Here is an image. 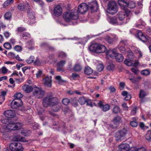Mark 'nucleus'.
<instances>
[{
    "mask_svg": "<svg viewBox=\"0 0 151 151\" xmlns=\"http://www.w3.org/2000/svg\"><path fill=\"white\" fill-rule=\"evenodd\" d=\"M79 17L77 11L74 9L70 11L65 12L63 14V18L67 22H69L72 20H77Z\"/></svg>",
    "mask_w": 151,
    "mask_h": 151,
    "instance_id": "1",
    "label": "nucleus"
},
{
    "mask_svg": "<svg viewBox=\"0 0 151 151\" xmlns=\"http://www.w3.org/2000/svg\"><path fill=\"white\" fill-rule=\"evenodd\" d=\"M89 49L90 51L98 53L104 52L106 50V47L104 45L98 43L91 45Z\"/></svg>",
    "mask_w": 151,
    "mask_h": 151,
    "instance_id": "2",
    "label": "nucleus"
},
{
    "mask_svg": "<svg viewBox=\"0 0 151 151\" xmlns=\"http://www.w3.org/2000/svg\"><path fill=\"white\" fill-rule=\"evenodd\" d=\"M58 100V99L52 95H48L44 99L42 102L43 106L45 107L51 106L55 104Z\"/></svg>",
    "mask_w": 151,
    "mask_h": 151,
    "instance_id": "3",
    "label": "nucleus"
},
{
    "mask_svg": "<svg viewBox=\"0 0 151 151\" xmlns=\"http://www.w3.org/2000/svg\"><path fill=\"white\" fill-rule=\"evenodd\" d=\"M124 12H121L117 14L118 18L119 20L122 21L124 20L125 17L126 18V20L128 22L129 21L132 14L130 11L127 9H123Z\"/></svg>",
    "mask_w": 151,
    "mask_h": 151,
    "instance_id": "4",
    "label": "nucleus"
},
{
    "mask_svg": "<svg viewBox=\"0 0 151 151\" xmlns=\"http://www.w3.org/2000/svg\"><path fill=\"white\" fill-rule=\"evenodd\" d=\"M118 3L122 9H127V7L130 9L133 8L135 6V3L131 1L127 2L124 0H119Z\"/></svg>",
    "mask_w": 151,
    "mask_h": 151,
    "instance_id": "5",
    "label": "nucleus"
},
{
    "mask_svg": "<svg viewBox=\"0 0 151 151\" xmlns=\"http://www.w3.org/2000/svg\"><path fill=\"white\" fill-rule=\"evenodd\" d=\"M127 130L125 128L116 132L115 135L116 140L122 141L125 139Z\"/></svg>",
    "mask_w": 151,
    "mask_h": 151,
    "instance_id": "6",
    "label": "nucleus"
},
{
    "mask_svg": "<svg viewBox=\"0 0 151 151\" xmlns=\"http://www.w3.org/2000/svg\"><path fill=\"white\" fill-rule=\"evenodd\" d=\"M118 10L117 5L114 1H110L108 4L107 12L109 14H114Z\"/></svg>",
    "mask_w": 151,
    "mask_h": 151,
    "instance_id": "7",
    "label": "nucleus"
},
{
    "mask_svg": "<svg viewBox=\"0 0 151 151\" xmlns=\"http://www.w3.org/2000/svg\"><path fill=\"white\" fill-rule=\"evenodd\" d=\"M33 90V96L38 99L42 98L45 94V91L42 88L35 87Z\"/></svg>",
    "mask_w": 151,
    "mask_h": 151,
    "instance_id": "8",
    "label": "nucleus"
},
{
    "mask_svg": "<svg viewBox=\"0 0 151 151\" xmlns=\"http://www.w3.org/2000/svg\"><path fill=\"white\" fill-rule=\"evenodd\" d=\"M9 148L12 151H22V145L19 143L13 142L9 145Z\"/></svg>",
    "mask_w": 151,
    "mask_h": 151,
    "instance_id": "9",
    "label": "nucleus"
},
{
    "mask_svg": "<svg viewBox=\"0 0 151 151\" xmlns=\"http://www.w3.org/2000/svg\"><path fill=\"white\" fill-rule=\"evenodd\" d=\"M22 101L21 99H14L12 101L11 103V108L17 109L22 105Z\"/></svg>",
    "mask_w": 151,
    "mask_h": 151,
    "instance_id": "10",
    "label": "nucleus"
},
{
    "mask_svg": "<svg viewBox=\"0 0 151 151\" xmlns=\"http://www.w3.org/2000/svg\"><path fill=\"white\" fill-rule=\"evenodd\" d=\"M88 7V9H90L92 12L96 11L98 8L97 1L93 0L89 3Z\"/></svg>",
    "mask_w": 151,
    "mask_h": 151,
    "instance_id": "11",
    "label": "nucleus"
},
{
    "mask_svg": "<svg viewBox=\"0 0 151 151\" xmlns=\"http://www.w3.org/2000/svg\"><path fill=\"white\" fill-rule=\"evenodd\" d=\"M78 13L83 14L87 12L88 8V5L85 3L80 4L78 7Z\"/></svg>",
    "mask_w": 151,
    "mask_h": 151,
    "instance_id": "12",
    "label": "nucleus"
},
{
    "mask_svg": "<svg viewBox=\"0 0 151 151\" xmlns=\"http://www.w3.org/2000/svg\"><path fill=\"white\" fill-rule=\"evenodd\" d=\"M62 8L60 5L56 6L53 9L54 15L57 17H58L62 15Z\"/></svg>",
    "mask_w": 151,
    "mask_h": 151,
    "instance_id": "13",
    "label": "nucleus"
},
{
    "mask_svg": "<svg viewBox=\"0 0 151 151\" xmlns=\"http://www.w3.org/2000/svg\"><path fill=\"white\" fill-rule=\"evenodd\" d=\"M27 14L29 17L30 19H32V23H31L30 21H29V24L31 25L33 24L35 22V13L34 12L32 11V10L30 8H28L27 11Z\"/></svg>",
    "mask_w": 151,
    "mask_h": 151,
    "instance_id": "14",
    "label": "nucleus"
},
{
    "mask_svg": "<svg viewBox=\"0 0 151 151\" xmlns=\"http://www.w3.org/2000/svg\"><path fill=\"white\" fill-rule=\"evenodd\" d=\"M136 37L143 42H145L148 40V37L144 35L142 32H140L136 35Z\"/></svg>",
    "mask_w": 151,
    "mask_h": 151,
    "instance_id": "15",
    "label": "nucleus"
},
{
    "mask_svg": "<svg viewBox=\"0 0 151 151\" xmlns=\"http://www.w3.org/2000/svg\"><path fill=\"white\" fill-rule=\"evenodd\" d=\"M5 116L9 118L14 117L15 116V113L13 110H7L4 112Z\"/></svg>",
    "mask_w": 151,
    "mask_h": 151,
    "instance_id": "16",
    "label": "nucleus"
},
{
    "mask_svg": "<svg viewBox=\"0 0 151 151\" xmlns=\"http://www.w3.org/2000/svg\"><path fill=\"white\" fill-rule=\"evenodd\" d=\"M98 104L100 107L102 108L104 111H107L110 109V106L109 104H106L104 105L101 101H99L98 102Z\"/></svg>",
    "mask_w": 151,
    "mask_h": 151,
    "instance_id": "17",
    "label": "nucleus"
},
{
    "mask_svg": "<svg viewBox=\"0 0 151 151\" xmlns=\"http://www.w3.org/2000/svg\"><path fill=\"white\" fill-rule=\"evenodd\" d=\"M66 63V61L65 60H61L58 62L57 63V66H58L57 68V71H64V70L63 69V68Z\"/></svg>",
    "mask_w": 151,
    "mask_h": 151,
    "instance_id": "18",
    "label": "nucleus"
},
{
    "mask_svg": "<svg viewBox=\"0 0 151 151\" xmlns=\"http://www.w3.org/2000/svg\"><path fill=\"white\" fill-rule=\"evenodd\" d=\"M44 85L46 87H50L51 86V77L48 76L46 77L44 79Z\"/></svg>",
    "mask_w": 151,
    "mask_h": 151,
    "instance_id": "19",
    "label": "nucleus"
},
{
    "mask_svg": "<svg viewBox=\"0 0 151 151\" xmlns=\"http://www.w3.org/2000/svg\"><path fill=\"white\" fill-rule=\"evenodd\" d=\"M129 145L127 144H122L119 145V151H129L132 150V149L129 150Z\"/></svg>",
    "mask_w": 151,
    "mask_h": 151,
    "instance_id": "20",
    "label": "nucleus"
},
{
    "mask_svg": "<svg viewBox=\"0 0 151 151\" xmlns=\"http://www.w3.org/2000/svg\"><path fill=\"white\" fill-rule=\"evenodd\" d=\"M117 53L116 51L114 50H110L106 52L107 56L111 58H115Z\"/></svg>",
    "mask_w": 151,
    "mask_h": 151,
    "instance_id": "21",
    "label": "nucleus"
},
{
    "mask_svg": "<svg viewBox=\"0 0 151 151\" xmlns=\"http://www.w3.org/2000/svg\"><path fill=\"white\" fill-rule=\"evenodd\" d=\"M22 88L23 91L27 93L30 92L33 90L32 86L27 85H23L22 87Z\"/></svg>",
    "mask_w": 151,
    "mask_h": 151,
    "instance_id": "22",
    "label": "nucleus"
},
{
    "mask_svg": "<svg viewBox=\"0 0 151 151\" xmlns=\"http://www.w3.org/2000/svg\"><path fill=\"white\" fill-rule=\"evenodd\" d=\"M105 39L107 42L111 44L116 40V38L115 36H109L107 35L105 37Z\"/></svg>",
    "mask_w": 151,
    "mask_h": 151,
    "instance_id": "23",
    "label": "nucleus"
},
{
    "mask_svg": "<svg viewBox=\"0 0 151 151\" xmlns=\"http://www.w3.org/2000/svg\"><path fill=\"white\" fill-rule=\"evenodd\" d=\"M51 107H52V109L54 111H58L60 107V104L58 103V100L56 101V103L52 105Z\"/></svg>",
    "mask_w": 151,
    "mask_h": 151,
    "instance_id": "24",
    "label": "nucleus"
},
{
    "mask_svg": "<svg viewBox=\"0 0 151 151\" xmlns=\"http://www.w3.org/2000/svg\"><path fill=\"white\" fill-rule=\"evenodd\" d=\"M122 122V120L121 117L119 116L114 117L112 120L114 124L116 125L117 126Z\"/></svg>",
    "mask_w": 151,
    "mask_h": 151,
    "instance_id": "25",
    "label": "nucleus"
},
{
    "mask_svg": "<svg viewBox=\"0 0 151 151\" xmlns=\"http://www.w3.org/2000/svg\"><path fill=\"white\" fill-rule=\"evenodd\" d=\"M82 69V67L79 64H77L75 65L73 67L74 70L76 72L81 71Z\"/></svg>",
    "mask_w": 151,
    "mask_h": 151,
    "instance_id": "26",
    "label": "nucleus"
},
{
    "mask_svg": "<svg viewBox=\"0 0 151 151\" xmlns=\"http://www.w3.org/2000/svg\"><path fill=\"white\" fill-rule=\"evenodd\" d=\"M146 96V93L145 91L143 90H141L140 91L139 94V97L140 98V101L142 102H144L143 101L144 97Z\"/></svg>",
    "mask_w": 151,
    "mask_h": 151,
    "instance_id": "27",
    "label": "nucleus"
},
{
    "mask_svg": "<svg viewBox=\"0 0 151 151\" xmlns=\"http://www.w3.org/2000/svg\"><path fill=\"white\" fill-rule=\"evenodd\" d=\"M115 58L116 61L119 62H122L124 58L122 54L117 53Z\"/></svg>",
    "mask_w": 151,
    "mask_h": 151,
    "instance_id": "28",
    "label": "nucleus"
},
{
    "mask_svg": "<svg viewBox=\"0 0 151 151\" xmlns=\"http://www.w3.org/2000/svg\"><path fill=\"white\" fill-rule=\"evenodd\" d=\"M15 138L16 139V141H17L22 142H27V141L26 140L25 138L23 137L20 135H17L15 137Z\"/></svg>",
    "mask_w": 151,
    "mask_h": 151,
    "instance_id": "29",
    "label": "nucleus"
},
{
    "mask_svg": "<svg viewBox=\"0 0 151 151\" xmlns=\"http://www.w3.org/2000/svg\"><path fill=\"white\" fill-rule=\"evenodd\" d=\"M93 72V70L89 67L88 66L85 68L84 73L88 75L91 74Z\"/></svg>",
    "mask_w": 151,
    "mask_h": 151,
    "instance_id": "30",
    "label": "nucleus"
},
{
    "mask_svg": "<svg viewBox=\"0 0 151 151\" xmlns=\"http://www.w3.org/2000/svg\"><path fill=\"white\" fill-rule=\"evenodd\" d=\"M120 109L119 107L117 106H115L112 110V112L114 114H117L120 112Z\"/></svg>",
    "mask_w": 151,
    "mask_h": 151,
    "instance_id": "31",
    "label": "nucleus"
},
{
    "mask_svg": "<svg viewBox=\"0 0 151 151\" xmlns=\"http://www.w3.org/2000/svg\"><path fill=\"white\" fill-rule=\"evenodd\" d=\"M14 123H11L8 124L6 127L9 131L14 130Z\"/></svg>",
    "mask_w": 151,
    "mask_h": 151,
    "instance_id": "32",
    "label": "nucleus"
},
{
    "mask_svg": "<svg viewBox=\"0 0 151 151\" xmlns=\"http://www.w3.org/2000/svg\"><path fill=\"white\" fill-rule=\"evenodd\" d=\"M109 22L111 24H118V23L117 21V19L116 17H110L109 18Z\"/></svg>",
    "mask_w": 151,
    "mask_h": 151,
    "instance_id": "33",
    "label": "nucleus"
},
{
    "mask_svg": "<svg viewBox=\"0 0 151 151\" xmlns=\"http://www.w3.org/2000/svg\"><path fill=\"white\" fill-rule=\"evenodd\" d=\"M4 17L6 20H9L12 17V14L10 12H7L4 14Z\"/></svg>",
    "mask_w": 151,
    "mask_h": 151,
    "instance_id": "34",
    "label": "nucleus"
},
{
    "mask_svg": "<svg viewBox=\"0 0 151 151\" xmlns=\"http://www.w3.org/2000/svg\"><path fill=\"white\" fill-rule=\"evenodd\" d=\"M22 37L23 39L26 40L30 37V35L27 32H23L22 33Z\"/></svg>",
    "mask_w": 151,
    "mask_h": 151,
    "instance_id": "35",
    "label": "nucleus"
},
{
    "mask_svg": "<svg viewBox=\"0 0 151 151\" xmlns=\"http://www.w3.org/2000/svg\"><path fill=\"white\" fill-rule=\"evenodd\" d=\"M31 133L30 130H22L21 131L22 134L24 136H28Z\"/></svg>",
    "mask_w": 151,
    "mask_h": 151,
    "instance_id": "36",
    "label": "nucleus"
},
{
    "mask_svg": "<svg viewBox=\"0 0 151 151\" xmlns=\"http://www.w3.org/2000/svg\"><path fill=\"white\" fill-rule=\"evenodd\" d=\"M133 120L130 122V125L133 127H136L137 125V123L136 121V118L134 117L132 119Z\"/></svg>",
    "mask_w": 151,
    "mask_h": 151,
    "instance_id": "37",
    "label": "nucleus"
},
{
    "mask_svg": "<svg viewBox=\"0 0 151 151\" xmlns=\"http://www.w3.org/2000/svg\"><path fill=\"white\" fill-rule=\"evenodd\" d=\"M14 125L15 126L14 129L15 130L20 129L22 126V124L20 123H14Z\"/></svg>",
    "mask_w": 151,
    "mask_h": 151,
    "instance_id": "38",
    "label": "nucleus"
},
{
    "mask_svg": "<svg viewBox=\"0 0 151 151\" xmlns=\"http://www.w3.org/2000/svg\"><path fill=\"white\" fill-rule=\"evenodd\" d=\"M13 0H7L3 4V7L5 8L9 4L13 3Z\"/></svg>",
    "mask_w": 151,
    "mask_h": 151,
    "instance_id": "39",
    "label": "nucleus"
},
{
    "mask_svg": "<svg viewBox=\"0 0 151 151\" xmlns=\"http://www.w3.org/2000/svg\"><path fill=\"white\" fill-rule=\"evenodd\" d=\"M78 102L81 104H83L86 102V100L84 97H82L79 99Z\"/></svg>",
    "mask_w": 151,
    "mask_h": 151,
    "instance_id": "40",
    "label": "nucleus"
},
{
    "mask_svg": "<svg viewBox=\"0 0 151 151\" xmlns=\"http://www.w3.org/2000/svg\"><path fill=\"white\" fill-rule=\"evenodd\" d=\"M18 9L21 11H23L25 9V6L24 4L22 3L19 4L17 6Z\"/></svg>",
    "mask_w": 151,
    "mask_h": 151,
    "instance_id": "41",
    "label": "nucleus"
},
{
    "mask_svg": "<svg viewBox=\"0 0 151 151\" xmlns=\"http://www.w3.org/2000/svg\"><path fill=\"white\" fill-rule=\"evenodd\" d=\"M4 47L7 50H10L12 48V46L8 42H6L3 45Z\"/></svg>",
    "mask_w": 151,
    "mask_h": 151,
    "instance_id": "42",
    "label": "nucleus"
},
{
    "mask_svg": "<svg viewBox=\"0 0 151 151\" xmlns=\"http://www.w3.org/2000/svg\"><path fill=\"white\" fill-rule=\"evenodd\" d=\"M132 61V60L131 59H126L124 61V63L127 65L130 66L133 65V63Z\"/></svg>",
    "mask_w": 151,
    "mask_h": 151,
    "instance_id": "43",
    "label": "nucleus"
},
{
    "mask_svg": "<svg viewBox=\"0 0 151 151\" xmlns=\"http://www.w3.org/2000/svg\"><path fill=\"white\" fill-rule=\"evenodd\" d=\"M23 96V95L20 93H16L14 95V97L15 98V99H20L22 98Z\"/></svg>",
    "mask_w": 151,
    "mask_h": 151,
    "instance_id": "44",
    "label": "nucleus"
},
{
    "mask_svg": "<svg viewBox=\"0 0 151 151\" xmlns=\"http://www.w3.org/2000/svg\"><path fill=\"white\" fill-rule=\"evenodd\" d=\"M34 60V57L33 56H31L27 60L26 62L28 63H31L33 62Z\"/></svg>",
    "mask_w": 151,
    "mask_h": 151,
    "instance_id": "45",
    "label": "nucleus"
},
{
    "mask_svg": "<svg viewBox=\"0 0 151 151\" xmlns=\"http://www.w3.org/2000/svg\"><path fill=\"white\" fill-rule=\"evenodd\" d=\"M70 102V101L68 98H64L62 100V103L65 105H68Z\"/></svg>",
    "mask_w": 151,
    "mask_h": 151,
    "instance_id": "46",
    "label": "nucleus"
},
{
    "mask_svg": "<svg viewBox=\"0 0 151 151\" xmlns=\"http://www.w3.org/2000/svg\"><path fill=\"white\" fill-rule=\"evenodd\" d=\"M14 49L17 52H20L22 50V47L19 45H16L14 47Z\"/></svg>",
    "mask_w": 151,
    "mask_h": 151,
    "instance_id": "47",
    "label": "nucleus"
},
{
    "mask_svg": "<svg viewBox=\"0 0 151 151\" xmlns=\"http://www.w3.org/2000/svg\"><path fill=\"white\" fill-rule=\"evenodd\" d=\"M42 63V61L38 58L36 59L34 62V64L37 65H40Z\"/></svg>",
    "mask_w": 151,
    "mask_h": 151,
    "instance_id": "48",
    "label": "nucleus"
},
{
    "mask_svg": "<svg viewBox=\"0 0 151 151\" xmlns=\"http://www.w3.org/2000/svg\"><path fill=\"white\" fill-rule=\"evenodd\" d=\"M56 80L58 81V82L59 83H61L64 82L65 81L62 80L61 77L60 76H56L55 78Z\"/></svg>",
    "mask_w": 151,
    "mask_h": 151,
    "instance_id": "49",
    "label": "nucleus"
},
{
    "mask_svg": "<svg viewBox=\"0 0 151 151\" xmlns=\"http://www.w3.org/2000/svg\"><path fill=\"white\" fill-rule=\"evenodd\" d=\"M104 68L103 65L102 64H99L97 66V69L99 71H101Z\"/></svg>",
    "mask_w": 151,
    "mask_h": 151,
    "instance_id": "50",
    "label": "nucleus"
},
{
    "mask_svg": "<svg viewBox=\"0 0 151 151\" xmlns=\"http://www.w3.org/2000/svg\"><path fill=\"white\" fill-rule=\"evenodd\" d=\"M114 68V65L113 63H111L108 65L107 67V69L108 70H112Z\"/></svg>",
    "mask_w": 151,
    "mask_h": 151,
    "instance_id": "51",
    "label": "nucleus"
},
{
    "mask_svg": "<svg viewBox=\"0 0 151 151\" xmlns=\"http://www.w3.org/2000/svg\"><path fill=\"white\" fill-rule=\"evenodd\" d=\"M150 71L147 70H142L141 72V73L144 75H147L149 74Z\"/></svg>",
    "mask_w": 151,
    "mask_h": 151,
    "instance_id": "52",
    "label": "nucleus"
},
{
    "mask_svg": "<svg viewBox=\"0 0 151 151\" xmlns=\"http://www.w3.org/2000/svg\"><path fill=\"white\" fill-rule=\"evenodd\" d=\"M129 151H146L144 147H141L136 149H134L131 150Z\"/></svg>",
    "mask_w": 151,
    "mask_h": 151,
    "instance_id": "53",
    "label": "nucleus"
},
{
    "mask_svg": "<svg viewBox=\"0 0 151 151\" xmlns=\"http://www.w3.org/2000/svg\"><path fill=\"white\" fill-rule=\"evenodd\" d=\"M66 54L65 53L63 52H60L58 55V56L59 57L62 58H63L66 57Z\"/></svg>",
    "mask_w": 151,
    "mask_h": 151,
    "instance_id": "54",
    "label": "nucleus"
},
{
    "mask_svg": "<svg viewBox=\"0 0 151 151\" xmlns=\"http://www.w3.org/2000/svg\"><path fill=\"white\" fill-rule=\"evenodd\" d=\"M71 103L75 107L77 106L78 105L77 100L76 99H74L72 101H71Z\"/></svg>",
    "mask_w": 151,
    "mask_h": 151,
    "instance_id": "55",
    "label": "nucleus"
},
{
    "mask_svg": "<svg viewBox=\"0 0 151 151\" xmlns=\"http://www.w3.org/2000/svg\"><path fill=\"white\" fill-rule=\"evenodd\" d=\"M146 139L149 141H151V133L149 134L147 133L145 136Z\"/></svg>",
    "mask_w": 151,
    "mask_h": 151,
    "instance_id": "56",
    "label": "nucleus"
},
{
    "mask_svg": "<svg viewBox=\"0 0 151 151\" xmlns=\"http://www.w3.org/2000/svg\"><path fill=\"white\" fill-rule=\"evenodd\" d=\"M42 71L41 70H39L36 74V77L38 78L40 77L42 74Z\"/></svg>",
    "mask_w": 151,
    "mask_h": 151,
    "instance_id": "57",
    "label": "nucleus"
},
{
    "mask_svg": "<svg viewBox=\"0 0 151 151\" xmlns=\"http://www.w3.org/2000/svg\"><path fill=\"white\" fill-rule=\"evenodd\" d=\"M26 30V29L25 28L22 27H18L17 29L18 32H21L23 31H25Z\"/></svg>",
    "mask_w": 151,
    "mask_h": 151,
    "instance_id": "58",
    "label": "nucleus"
},
{
    "mask_svg": "<svg viewBox=\"0 0 151 151\" xmlns=\"http://www.w3.org/2000/svg\"><path fill=\"white\" fill-rule=\"evenodd\" d=\"M8 71V69L5 67H3L2 68V73L4 74L6 73Z\"/></svg>",
    "mask_w": 151,
    "mask_h": 151,
    "instance_id": "59",
    "label": "nucleus"
},
{
    "mask_svg": "<svg viewBox=\"0 0 151 151\" xmlns=\"http://www.w3.org/2000/svg\"><path fill=\"white\" fill-rule=\"evenodd\" d=\"M78 74L75 73H73L71 77L73 79L75 80L77 78L79 77Z\"/></svg>",
    "mask_w": 151,
    "mask_h": 151,
    "instance_id": "60",
    "label": "nucleus"
},
{
    "mask_svg": "<svg viewBox=\"0 0 151 151\" xmlns=\"http://www.w3.org/2000/svg\"><path fill=\"white\" fill-rule=\"evenodd\" d=\"M4 35L6 38H8L10 35V33L7 31L5 32L4 33Z\"/></svg>",
    "mask_w": 151,
    "mask_h": 151,
    "instance_id": "61",
    "label": "nucleus"
},
{
    "mask_svg": "<svg viewBox=\"0 0 151 151\" xmlns=\"http://www.w3.org/2000/svg\"><path fill=\"white\" fill-rule=\"evenodd\" d=\"M137 108H134L132 110L130 114L131 115H134L135 114L136 112Z\"/></svg>",
    "mask_w": 151,
    "mask_h": 151,
    "instance_id": "62",
    "label": "nucleus"
},
{
    "mask_svg": "<svg viewBox=\"0 0 151 151\" xmlns=\"http://www.w3.org/2000/svg\"><path fill=\"white\" fill-rule=\"evenodd\" d=\"M109 89L111 92H115L116 91V89L114 87L111 86L109 88Z\"/></svg>",
    "mask_w": 151,
    "mask_h": 151,
    "instance_id": "63",
    "label": "nucleus"
},
{
    "mask_svg": "<svg viewBox=\"0 0 151 151\" xmlns=\"http://www.w3.org/2000/svg\"><path fill=\"white\" fill-rule=\"evenodd\" d=\"M132 71L135 74H137L138 72V70L137 68H132L131 69Z\"/></svg>",
    "mask_w": 151,
    "mask_h": 151,
    "instance_id": "64",
    "label": "nucleus"
}]
</instances>
